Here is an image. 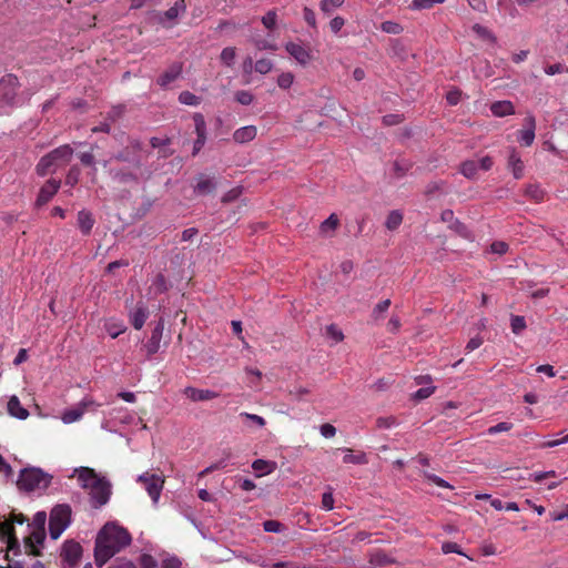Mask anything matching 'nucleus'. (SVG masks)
<instances>
[{"instance_id": "f257e3e1", "label": "nucleus", "mask_w": 568, "mask_h": 568, "mask_svg": "<svg viewBox=\"0 0 568 568\" xmlns=\"http://www.w3.org/2000/svg\"><path fill=\"white\" fill-rule=\"evenodd\" d=\"M132 541L129 531L112 521L103 526L97 536L94 558L98 566L102 567L110 558Z\"/></svg>"}, {"instance_id": "f03ea898", "label": "nucleus", "mask_w": 568, "mask_h": 568, "mask_svg": "<svg viewBox=\"0 0 568 568\" xmlns=\"http://www.w3.org/2000/svg\"><path fill=\"white\" fill-rule=\"evenodd\" d=\"M69 478H74L81 488L89 491L92 504L95 507L105 505L110 499V483L105 478L99 476L94 469L89 467H77L69 475Z\"/></svg>"}, {"instance_id": "7ed1b4c3", "label": "nucleus", "mask_w": 568, "mask_h": 568, "mask_svg": "<svg viewBox=\"0 0 568 568\" xmlns=\"http://www.w3.org/2000/svg\"><path fill=\"white\" fill-rule=\"evenodd\" d=\"M72 155L73 150L69 145H61L39 161L37 171L40 175L53 173L59 168L68 164L72 159Z\"/></svg>"}, {"instance_id": "20e7f679", "label": "nucleus", "mask_w": 568, "mask_h": 568, "mask_svg": "<svg viewBox=\"0 0 568 568\" xmlns=\"http://www.w3.org/2000/svg\"><path fill=\"white\" fill-rule=\"evenodd\" d=\"M51 483V476L39 468H27L20 473L17 485L26 491L44 490Z\"/></svg>"}, {"instance_id": "39448f33", "label": "nucleus", "mask_w": 568, "mask_h": 568, "mask_svg": "<svg viewBox=\"0 0 568 568\" xmlns=\"http://www.w3.org/2000/svg\"><path fill=\"white\" fill-rule=\"evenodd\" d=\"M71 524V508L57 505L50 513L49 531L52 539H58Z\"/></svg>"}, {"instance_id": "423d86ee", "label": "nucleus", "mask_w": 568, "mask_h": 568, "mask_svg": "<svg viewBox=\"0 0 568 568\" xmlns=\"http://www.w3.org/2000/svg\"><path fill=\"white\" fill-rule=\"evenodd\" d=\"M136 481L143 485L153 505L156 506L164 487V476L145 471L136 477Z\"/></svg>"}, {"instance_id": "0eeeda50", "label": "nucleus", "mask_w": 568, "mask_h": 568, "mask_svg": "<svg viewBox=\"0 0 568 568\" xmlns=\"http://www.w3.org/2000/svg\"><path fill=\"white\" fill-rule=\"evenodd\" d=\"M100 407L92 397L82 398L74 407L65 409L61 415L63 424L69 425L79 422L88 412H95Z\"/></svg>"}, {"instance_id": "6e6552de", "label": "nucleus", "mask_w": 568, "mask_h": 568, "mask_svg": "<svg viewBox=\"0 0 568 568\" xmlns=\"http://www.w3.org/2000/svg\"><path fill=\"white\" fill-rule=\"evenodd\" d=\"M18 79L14 75H6L0 80V105H13L17 103Z\"/></svg>"}, {"instance_id": "1a4fd4ad", "label": "nucleus", "mask_w": 568, "mask_h": 568, "mask_svg": "<svg viewBox=\"0 0 568 568\" xmlns=\"http://www.w3.org/2000/svg\"><path fill=\"white\" fill-rule=\"evenodd\" d=\"M285 50L303 68L308 67L314 61L311 49L302 43L290 41L285 43Z\"/></svg>"}, {"instance_id": "9d476101", "label": "nucleus", "mask_w": 568, "mask_h": 568, "mask_svg": "<svg viewBox=\"0 0 568 568\" xmlns=\"http://www.w3.org/2000/svg\"><path fill=\"white\" fill-rule=\"evenodd\" d=\"M29 535L24 539L27 552L39 556L45 540V529L28 527Z\"/></svg>"}, {"instance_id": "9b49d317", "label": "nucleus", "mask_w": 568, "mask_h": 568, "mask_svg": "<svg viewBox=\"0 0 568 568\" xmlns=\"http://www.w3.org/2000/svg\"><path fill=\"white\" fill-rule=\"evenodd\" d=\"M536 138V119L531 113L525 118V126L517 133V141L523 146H530Z\"/></svg>"}, {"instance_id": "f8f14e48", "label": "nucleus", "mask_w": 568, "mask_h": 568, "mask_svg": "<svg viewBox=\"0 0 568 568\" xmlns=\"http://www.w3.org/2000/svg\"><path fill=\"white\" fill-rule=\"evenodd\" d=\"M82 556V547L75 541H65L62 546L61 557L70 566L75 565Z\"/></svg>"}, {"instance_id": "ddd939ff", "label": "nucleus", "mask_w": 568, "mask_h": 568, "mask_svg": "<svg viewBox=\"0 0 568 568\" xmlns=\"http://www.w3.org/2000/svg\"><path fill=\"white\" fill-rule=\"evenodd\" d=\"M415 382L418 385H425V387H422L418 390H416L412 395L413 399L419 402V400L430 397L434 394L436 387L433 385V379L429 375L418 376L415 378Z\"/></svg>"}, {"instance_id": "4468645a", "label": "nucleus", "mask_w": 568, "mask_h": 568, "mask_svg": "<svg viewBox=\"0 0 568 568\" xmlns=\"http://www.w3.org/2000/svg\"><path fill=\"white\" fill-rule=\"evenodd\" d=\"M164 325L160 322L152 331L151 337L145 343L144 348L148 355L156 354L161 347V341L163 336Z\"/></svg>"}, {"instance_id": "2eb2a0df", "label": "nucleus", "mask_w": 568, "mask_h": 568, "mask_svg": "<svg viewBox=\"0 0 568 568\" xmlns=\"http://www.w3.org/2000/svg\"><path fill=\"white\" fill-rule=\"evenodd\" d=\"M183 394L192 402H205L217 397V393L211 389L185 387Z\"/></svg>"}, {"instance_id": "dca6fc26", "label": "nucleus", "mask_w": 568, "mask_h": 568, "mask_svg": "<svg viewBox=\"0 0 568 568\" xmlns=\"http://www.w3.org/2000/svg\"><path fill=\"white\" fill-rule=\"evenodd\" d=\"M60 187V182L57 180H49L44 183V185L40 189V192L37 197L38 205L47 204L58 192Z\"/></svg>"}, {"instance_id": "f3484780", "label": "nucleus", "mask_w": 568, "mask_h": 568, "mask_svg": "<svg viewBox=\"0 0 568 568\" xmlns=\"http://www.w3.org/2000/svg\"><path fill=\"white\" fill-rule=\"evenodd\" d=\"M529 479L535 483H547L548 489H555L559 486L560 480H558V475L555 470H547V471H534L529 475Z\"/></svg>"}, {"instance_id": "a211bd4d", "label": "nucleus", "mask_w": 568, "mask_h": 568, "mask_svg": "<svg viewBox=\"0 0 568 568\" xmlns=\"http://www.w3.org/2000/svg\"><path fill=\"white\" fill-rule=\"evenodd\" d=\"M507 164L515 179H521L524 176L525 165L515 148L509 149Z\"/></svg>"}, {"instance_id": "6ab92c4d", "label": "nucleus", "mask_w": 568, "mask_h": 568, "mask_svg": "<svg viewBox=\"0 0 568 568\" xmlns=\"http://www.w3.org/2000/svg\"><path fill=\"white\" fill-rule=\"evenodd\" d=\"M257 135V128L255 125L241 126L233 133V140L235 143L244 144L253 141Z\"/></svg>"}, {"instance_id": "aec40b11", "label": "nucleus", "mask_w": 568, "mask_h": 568, "mask_svg": "<svg viewBox=\"0 0 568 568\" xmlns=\"http://www.w3.org/2000/svg\"><path fill=\"white\" fill-rule=\"evenodd\" d=\"M8 413L10 416L24 420L29 416V412L21 405L20 399L13 395L8 400Z\"/></svg>"}, {"instance_id": "412c9836", "label": "nucleus", "mask_w": 568, "mask_h": 568, "mask_svg": "<svg viewBox=\"0 0 568 568\" xmlns=\"http://www.w3.org/2000/svg\"><path fill=\"white\" fill-rule=\"evenodd\" d=\"M148 316V308L142 304L138 305L133 311L129 313L130 322L135 329H141L143 327Z\"/></svg>"}, {"instance_id": "4be33fe9", "label": "nucleus", "mask_w": 568, "mask_h": 568, "mask_svg": "<svg viewBox=\"0 0 568 568\" xmlns=\"http://www.w3.org/2000/svg\"><path fill=\"white\" fill-rule=\"evenodd\" d=\"M490 111L494 116L503 118L515 113V106L511 101L503 100L496 101L490 105Z\"/></svg>"}, {"instance_id": "5701e85b", "label": "nucleus", "mask_w": 568, "mask_h": 568, "mask_svg": "<svg viewBox=\"0 0 568 568\" xmlns=\"http://www.w3.org/2000/svg\"><path fill=\"white\" fill-rule=\"evenodd\" d=\"M104 329L112 338H116L125 332L126 326L122 320L111 317L104 321Z\"/></svg>"}, {"instance_id": "b1692460", "label": "nucleus", "mask_w": 568, "mask_h": 568, "mask_svg": "<svg viewBox=\"0 0 568 568\" xmlns=\"http://www.w3.org/2000/svg\"><path fill=\"white\" fill-rule=\"evenodd\" d=\"M344 453L343 462L345 464H354V465H365L368 463L367 455L364 452L354 453L349 448H343Z\"/></svg>"}, {"instance_id": "393cba45", "label": "nucleus", "mask_w": 568, "mask_h": 568, "mask_svg": "<svg viewBox=\"0 0 568 568\" xmlns=\"http://www.w3.org/2000/svg\"><path fill=\"white\" fill-rule=\"evenodd\" d=\"M0 537L7 540L10 549L18 545V540L13 535L12 523L8 520L0 521Z\"/></svg>"}, {"instance_id": "a878e982", "label": "nucleus", "mask_w": 568, "mask_h": 568, "mask_svg": "<svg viewBox=\"0 0 568 568\" xmlns=\"http://www.w3.org/2000/svg\"><path fill=\"white\" fill-rule=\"evenodd\" d=\"M252 468L257 473V476H265L275 470L276 463L265 459H256L253 462Z\"/></svg>"}, {"instance_id": "bb28decb", "label": "nucleus", "mask_w": 568, "mask_h": 568, "mask_svg": "<svg viewBox=\"0 0 568 568\" xmlns=\"http://www.w3.org/2000/svg\"><path fill=\"white\" fill-rule=\"evenodd\" d=\"M339 224V220L336 214H331L320 226V232L324 236H332Z\"/></svg>"}, {"instance_id": "cd10ccee", "label": "nucleus", "mask_w": 568, "mask_h": 568, "mask_svg": "<svg viewBox=\"0 0 568 568\" xmlns=\"http://www.w3.org/2000/svg\"><path fill=\"white\" fill-rule=\"evenodd\" d=\"M94 220L88 211H80L78 214V225L83 234H89L93 227Z\"/></svg>"}, {"instance_id": "c85d7f7f", "label": "nucleus", "mask_w": 568, "mask_h": 568, "mask_svg": "<svg viewBox=\"0 0 568 568\" xmlns=\"http://www.w3.org/2000/svg\"><path fill=\"white\" fill-rule=\"evenodd\" d=\"M479 171L477 161L468 160L462 163L460 173L467 179H475Z\"/></svg>"}, {"instance_id": "c756f323", "label": "nucleus", "mask_w": 568, "mask_h": 568, "mask_svg": "<svg viewBox=\"0 0 568 568\" xmlns=\"http://www.w3.org/2000/svg\"><path fill=\"white\" fill-rule=\"evenodd\" d=\"M402 222H403L402 212L398 210H394L388 213L386 221H385V226L389 231H395L400 226Z\"/></svg>"}, {"instance_id": "7c9ffc66", "label": "nucleus", "mask_w": 568, "mask_h": 568, "mask_svg": "<svg viewBox=\"0 0 568 568\" xmlns=\"http://www.w3.org/2000/svg\"><path fill=\"white\" fill-rule=\"evenodd\" d=\"M220 60L225 67H233L236 60V49L234 47L224 48L221 52Z\"/></svg>"}, {"instance_id": "2f4dec72", "label": "nucleus", "mask_w": 568, "mask_h": 568, "mask_svg": "<svg viewBox=\"0 0 568 568\" xmlns=\"http://www.w3.org/2000/svg\"><path fill=\"white\" fill-rule=\"evenodd\" d=\"M473 31L477 34L478 38H480L481 40H484L486 42H489V43L496 42V37L494 36V33L488 28H486L481 24H478V23L474 24Z\"/></svg>"}, {"instance_id": "473e14b6", "label": "nucleus", "mask_w": 568, "mask_h": 568, "mask_svg": "<svg viewBox=\"0 0 568 568\" xmlns=\"http://www.w3.org/2000/svg\"><path fill=\"white\" fill-rule=\"evenodd\" d=\"M294 81H295V77L290 71L281 72L276 79V83H277L278 88H281L283 90H288L293 85Z\"/></svg>"}, {"instance_id": "72a5a7b5", "label": "nucleus", "mask_w": 568, "mask_h": 568, "mask_svg": "<svg viewBox=\"0 0 568 568\" xmlns=\"http://www.w3.org/2000/svg\"><path fill=\"white\" fill-rule=\"evenodd\" d=\"M185 10L184 0H180L175 2L173 7H171L169 10L164 12V18L169 21H173L179 17L180 13H182Z\"/></svg>"}, {"instance_id": "f704fd0d", "label": "nucleus", "mask_w": 568, "mask_h": 568, "mask_svg": "<svg viewBox=\"0 0 568 568\" xmlns=\"http://www.w3.org/2000/svg\"><path fill=\"white\" fill-rule=\"evenodd\" d=\"M445 0H413L409 8L412 10H424L434 7L435 4H442Z\"/></svg>"}, {"instance_id": "c9c22d12", "label": "nucleus", "mask_w": 568, "mask_h": 568, "mask_svg": "<svg viewBox=\"0 0 568 568\" xmlns=\"http://www.w3.org/2000/svg\"><path fill=\"white\" fill-rule=\"evenodd\" d=\"M254 64L255 62H253L251 57H246L241 64L242 73L245 78L246 83L251 82L252 80L253 71H255Z\"/></svg>"}, {"instance_id": "e433bc0d", "label": "nucleus", "mask_w": 568, "mask_h": 568, "mask_svg": "<svg viewBox=\"0 0 568 568\" xmlns=\"http://www.w3.org/2000/svg\"><path fill=\"white\" fill-rule=\"evenodd\" d=\"M273 62L270 59H260L254 64L255 72L265 75L273 70Z\"/></svg>"}, {"instance_id": "4c0bfd02", "label": "nucleus", "mask_w": 568, "mask_h": 568, "mask_svg": "<svg viewBox=\"0 0 568 568\" xmlns=\"http://www.w3.org/2000/svg\"><path fill=\"white\" fill-rule=\"evenodd\" d=\"M381 30L388 34H399L403 31V27L395 21H385L381 24Z\"/></svg>"}, {"instance_id": "58836bf2", "label": "nucleus", "mask_w": 568, "mask_h": 568, "mask_svg": "<svg viewBox=\"0 0 568 568\" xmlns=\"http://www.w3.org/2000/svg\"><path fill=\"white\" fill-rule=\"evenodd\" d=\"M215 184L210 179H204L200 181L195 186V192L199 194H206L214 190Z\"/></svg>"}, {"instance_id": "ea45409f", "label": "nucleus", "mask_w": 568, "mask_h": 568, "mask_svg": "<svg viewBox=\"0 0 568 568\" xmlns=\"http://www.w3.org/2000/svg\"><path fill=\"white\" fill-rule=\"evenodd\" d=\"M235 100L242 105H250L253 102L254 97L247 90H240L235 93Z\"/></svg>"}, {"instance_id": "a19ab883", "label": "nucleus", "mask_w": 568, "mask_h": 568, "mask_svg": "<svg viewBox=\"0 0 568 568\" xmlns=\"http://www.w3.org/2000/svg\"><path fill=\"white\" fill-rule=\"evenodd\" d=\"M47 523V514L44 511H38L28 527L44 529Z\"/></svg>"}, {"instance_id": "79ce46f5", "label": "nucleus", "mask_w": 568, "mask_h": 568, "mask_svg": "<svg viewBox=\"0 0 568 568\" xmlns=\"http://www.w3.org/2000/svg\"><path fill=\"white\" fill-rule=\"evenodd\" d=\"M376 425L382 429H389L397 425V419L393 416L379 417L376 420Z\"/></svg>"}, {"instance_id": "37998d69", "label": "nucleus", "mask_w": 568, "mask_h": 568, "mask_svg": "<svg viewBox=\"0 0 568 568\" xmlns=\"http://www.w3.org/2000/svg\"><path fill=\"white\" fill-rule=\"evenodd\" d=\"M449 229H452L453 231H455L456 233H458L459 235H462L465 239H470L469 230L466 227L465 224H463L458 220H454V223H452L449 225Z\"/></svg>"}, {"instance_id": "c03bdc74", "label": "nucleus", "mask_w": 568, "mask_h": 568, "mask_svg": "<svg viewBox=\"0 0 568 568\" xmlns=\"http://www.w3.org/2000/svg\"><path fill=\"white\" fill-rule=\"evenodd\" d=\"M263 528L267 532L280 534L284 530V526L277 520H266L263 523Z\"/></svg>"}, {"instance_id": "a18cd8bd", "label": "nucleus", "mask_w": 568, "mask_h": 568, "mask_svg": "<svg viewBox=\"0 0 568 568\" xmlns=\"http://www.w3.org/2000/svg\"><path fill=\"white\" fill-rule=\"evenodd\" d=\"M193 120H194V125H195V131H196L197 136L205 135L206 125H205L203 115L200 113H196V114H194Z\"/></svg>"}, {"instance_id": "49530a36", "label": "nucleus", "mask_w": 568, "mask_h": 568, "mask_svg": "<svg viewBox=\"0 0 568 568\" xmlns=\"http://www.w3.org/2000/svg\"><path fill=\"white\" fill-rule=\"evenodd\" d=\"M327 335L329 338H332L335 343H339L344 339L343 332L336 326V325H329L326 328Z\"/></svg>"}, {"instance_id": "de8ad7c7", "label": "nucleus", "mask_w": 568, "mask_h": 568, "mask_svg": "<svg viewBox=\"0 0 568 568\" xmlns=\"http://www.w3.org/2000/svg\"><path fill=\"white\" fill-rule=\"evenodd\" d=\"M344 1L345 0H322L321 9L324 12H331L332 10L342 7Z\"/></svg>"}, {"instance_id": "09e8293b", "label": "nucleus", "mask_w": 568, "mask_h": 568, "mask_svg": "<svg viewBox=\"0 0 568 568\" xmlns=\"http://www.w3.org/2000/svg\"><path fill=\"white\" fill-rule=\"evenodd\" d=\"M511 428H513V424L506 423V422H501V423H498L497 425H494V426L489 427L487 429V433L489 435H496L498 433L508 432Z\"/></svg>"}, {"instance_id": "8fccbe9b", "label": "nucleus", "mask_w": 568, "mask_h": 568, "mask_svg": "<svg viewBox=\"0 0 568 568\" xmlns=\"http://www.w3.org/2000/svg\"><path fill=\"white\" fill-rule=\"evenodd\" d=\"M240 417L251 420L254 425H256L260 428L264 427L266 424L265 419L256 414H250L244 412L240 414Z\"/></svg>"}, {"instance_id": "3c124183", "label": "nucleus", "mask_w": 568, "mask_h": 568, "mask_svg": "<svg viewBox=\"0 0 568 568\" xmlns=\"http://www.w3.org/2000/svg\"><path fill=\"white\" fill-rule=\"evenodd\" d=\"M181 103L186 105H195L199 103V98L191 92H182L179 97Z\"/></svg>"}, {"instance_id": "603ef678", "label": "nucleus", "mask_w": 568, "mask_h": 568, "mask_svg": "<svg viewBox=\"0 0 568 568\" xmlns=\"http://www.w3.org/2000/svg\"><path fill=\"white\" fill-rule=\"evenodd\" d=\"M526 327V322L523 316H513L511 329L515 334H519Z\"/></svg>"}, {"instance_id": "864d4df0", "label": "nucleus", "mask_w": 568, "mask_h": 568, "mask_svg": "<svg viewBox=\"0 0 568 568\" xmlns=\"http://www.w3.org/2000/svg\"><path fill=\"white\" fill-rule=\"evenodd\" d=\"M322 508L324 510H332L334 508V497L332 490L326 491L322 496Z\"/></svg>"}, {"instance_id": "5fc2aeb1", "label": "nucleus", "mask_w": 568, "mask_h": 568, "mask_svg": "<svg viewBox=\"0 0 568 568\" xmlns=\"http://www.w3.org/2000/svg\"><path fill=\"white\" fill-rule=\"evenodd\" d=\"M442 551L444 554H458L465 556L456 542L447 541L442 545Z\"/></svg>"}, {"instance_id": "6e6d98bb", "label": "nucleus", "mask_w": 568, "mask_h": 568, "mask_svg": "<svg viewBox=\"0 0 568 568\" xmlns=\"http://www.w3.org/2000/svg\"><path fill=\"white\" fill-rule=\"evenodd\" d=\"M262 568H296V562L293 561H277L268 565L264 561L258 564Z\"/></svg>"}, {"instance_id": "4d7b16f0", "label": "nucleus", "mask_w": 568, "mask_h": 568, "mask_svg": "<svg viewBox=\"0 0 568 568\" xmlns=\"http://www.w3.org/2000/svg\"><path fill=\"white\" fill-rule=\"evenodd\" d=\"M140 565L142 568H156V560L149 554H143L140 558Z\"/></svg>"}, {"instance_id": "13d9d810", "label": "nucleus", "mask_w": 568, "mask_h": 568, "mask_svg": "<svg viewBox=\"0 0 568 568\" xmlns=\"http://www.w3.org/2000/svg\"><path fill=\"white\" fill-rule=\"evenodd\" d=\"M462 99V92L458 89H453L447 92L446 100L450 105H456Z\"/></svg>"}, {"instance_id": "bf43d9fd", "label": "nucleus", "mask_w": 568, "mask_h": 568, "mask_svg": "<svg viewBox=\"0 0 568 568\" xmlns=\"http://www.w3.org/2000/svg\"><path fill=\"white\" fill-rule=\"evenodd\" d=\"M276 13L275 11H268L263 18L262 22L267 29H273L276 26Z\"/></svg>"}, {"instance_id": "052dcab7", "label": "nucleus", "mask_w": 568, "mask_h": 568, "mask_svg": "<svg viewBox=\"0 0 568 568\" xmlns=\"http://www.w3.org/2000/svg\"><path fill=\"white\" fill-rule=\"evenodd\" d=\"M163 568H182L181 560L175 556H170L162 560Z\"/></svg>"}, {"instance_id": "680f3d73", "label": "nucleus", "mask_w": 568, "mask_h": 568, "mask_svg": "<svg viewBox=\"0 0 568 568\" xmlns=\"http://www.w3.org/2000/svg\"><path fill=\"white\" fill-rule=\"evenodd\" d=\"M344 26H345V19L339 16L333 18L329 22V28H331L332 32H334L335 34L338 33Z\"/></svg>"}, {"instance_id": "e2e57ef3", "label": "nucleus", "mask_w": 568, "mask_h": 568, "mask_svg": "<svg viewBox=\"0 0 568 568\" xmlns=\"http://www.w3.org/2000/svg\"><path fill=\"white\" fill-rule=\"evenodd\" d=\"M568 443V434L560 437L559 439L547 440L540 444L541 448H551Z\"/></svg>"}, {"instance_id": "0e129e2a", "label": "nucleus", "mask_w": 568, "mask_h": 568, "mask_svg": "<svg viewBox=\"0 0 568 568\" xmlns=\"http://www.w3.org/2000/svg\"><path fill=\"white\" fill-rule=\"evenodd\" d=\"M320 433L325 438H332L336 434V428L331 424H323L320 427Z\"/></svg>"}, {"instance_id": "69168bd1", "label": "nucleus", "mask_w": 568, "mask_h": 568, "mask_svg": "<svg viewBox=\"0 0 568 568\" xmlns=\"http://www.w3.org/2000/svg\"><path fill=\"white\" fill-rule=\"evenodd\" d=\"M490 250H491L493 253L501 255V254H505L507 252L508 245L505 242L498 241V242H494L490 245Z\"/></svg>"}, {"instance_id": "338daca9", "label": "nucleus", "mask_w": 568, "mask_h": 568, "mask_svg": "<svg viewBox=\"0 0 568 568\" xmlns=\"http://www.w3.org/2000/svg\"><path fill=\"white\" fill-rule=\"evenodd\" d=\"M389 305H390L389 300H384V301L379 302L373 311L374 315H376V316L383 315L388 310Z\"/></svg>"}, {"instance_id": "774afa93", "label": "nucleus", "mask_w": 568, "mask_h": 568, "mask_svg": "<svg viewBox=\"0 0 568 568\" xmlns=\"http://www.w3.org/2000/svg\"><path fill=\"white\" fill-rule=\"evenodd\" d=\"M108 568H136L135 565L128 559H120Z\"/></svg>"}]
</instances>
